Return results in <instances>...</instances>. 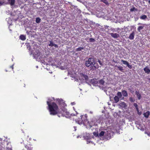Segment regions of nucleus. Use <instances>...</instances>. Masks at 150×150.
Returning <instances> with one entry per match:
<instances>
[{"label":"nucleus","mask_w":150,"mask_h":150,"mask_svg":"<svg viewBox=\"0 0 150 150\" xmlns=\"http://www.w3.org/2000/svg\"><path fill=\"white\" fill-rule=\"evenodd\" d=\"M144 27V25H143V26H139L137 28V30L138 31L140 32L141 30H142L143 29Z\"/></svg>","instance_id":"nucleus-19"},{"label":"nucleus","mask_w":150,"mask_h":150,"mask_svg":"<svg viewBox=\"0 0 150 150\" xmlns=\"http://www.w3.org/2000/svg\"><path fill=\"white\" fill-rule=\"evenodd\" d=\"M25 147L27 149V150H33L32 145H30V144L25 145Z\"/></svg>","instance_id":"nucleus-7"},{"label":"nucleus","mask_w":150,"mask_h":150,"mask_svg":"<svg viewBox=\"0 0 150 150\" xmlns=\"http://www.w3.org/2000/svg\"><path fill=\"white\" fill-rule=\"evenodd\" d=\"M137 25H142V23H138Z\"/></svg>","instance_id":"nucleus-36"},{"label":"nucleus","mask_w":150,"mask_h":150,"mask_svg":"<svg viewBox=\"0 0 150 150\" xmlns=\"http://www.w3.org/2000/svg\"><path fill=\"white\" fill-rule=\"evenodd\" d=\"M147 18V16L145 15H143L140 17L141 19H144Z\"/></svg>","instance_id":"nucleus-26"},{"label":"nucleus","mask_w":150,"mask_h":150,"mask_svg":"<svg viewBox=\"0 0 150 150\" xmlns=\"http://www.w3.org/2000/svg\"><path fill=\"white\" fill-rule=\"evenodd\" d=\"M111 137L110 131H107L106 132H105L104 135V139L106 140H109Z\"/></svg>","instance_id":"nucleus-5"},{"label":"nucleus","mask_w":150,"mask_h":150,"mask_svg":"<svg viewBox=\"0 0 150 150\" xmlns=\"http://www.w3.org/2000/svg\"><path fill=\"white\" fill-rule=\"evenodd\" d=\"M9 3L11 6L13 5L15 3V0H8Z\"/></svg>","instance_id":"nucleus-17"},{"label":"nucleus","mask_w":150,"mask_h":150,"mask_svg":"<svg viewBox=\"0 0 150 150\" xmlns=\"http://www.w3.org/2000/svg\"><path fill=\"white\" fill-rule=\"evenodd\" d=\"M148 3L150 4V0L148 1Z\"/></svg>","instance_id":"nucleus-37"},{"label":"nucleus","mask_w":150,"mask_h":150,"mask_svg":"<svg viewBox=\"0 0 150 150\" xmlns=\"http://www.w3.org/2000/svg\"><path fill=\"white\" fill-rule=\"evenodd\" d=\"M83 116V115H81L80 117V118L76 119L75 120L76 122L79 124H82L83 123V120L82 118Z\"/></svg>","instance_id":"nucleus-6"},{"label":"nucleus","mask_w":150,"mask_h":150,"mask_svg":"<svg viewBox=\"0 0 150 150\" xmlns=\"http://www.w3.org/2000/svg\"><path fill=\"white\" fill-rule=\"evenodd\" d=\"M134 92V91H133L132 92V93H133V92Z\"/></svg>","instance_id":"nucleus-39"},{"label":"nucleus","mask_w":150,"mask_h":150,"mask_svg":"<svg viewBox=\"0 0 150 150\" xmlns=\"http://www.w3.org/2000/svg\"><path fill=\"white\" fill-rule=\"evenodd\" d=\"M80 76L83 80L87 81L88 79V77L87 75L85 74V73L82 72L80 74Z\"/></svg>","instance_id":"nucleus-4"},{"label":"nucleus","mask_w":150,"mask_h":150,"mask_svg":"<svg viewBox=\"0 0 150 150\" xmlns=\"http://www.w3.org/2000/svg\"><path fill=\"white\" fill-rule=\"evenodd\" d=\"M95 64V60L94 58L90 57L85 61V65L87 67H90V70H95L97 69Z\"/></svg>","instance_id":"nucleus-2"},{"label":"nucleus","mask_w":150,"mask_h":150,"mask_svg":"<svg viewBox=\"0 0 150 150\" xmlns=\"http://www.w3.org/2000/svg\"><path fill=\"white\" fill-rule=\"evenodd\" d=\"M133 105L135 107V108H136L138 112L139 110V109L138 108V105H137V104L136 103H134L133 104Z\"/></svg>","instance_id":"nucleus-22"},{"label":"nucleus","mask_w":150,"mask_h":150,"mask_svg":"<svg viewBox=\"0 0 150 150\" xmlns=\"http://www.w3.org/2000/svg\"><path fill=\"white\" fill-rule=\"evenodd\" d=\"M78 1V0H77Z\"/></svg>","instance_id":"nucleus-41"},{"label":"nucleus","mask_w":150,"mask_h":150,"mask_svg":"<svg viewBox=\"0 0 150 150\" xmlns=\"http://www.w3.org/2000/svg\"><path fill=\"white\" fill-rule=\"evenodd\" d=\"M127 66L128 67H129L130 69H131L132 68V66L130 64H129V63L127 65Z\"/></svg>","instance_id":"nucleus-31"},{"label":"nucleus","mask_w":150,"mask_h":150,"mask_svg":"<svg viewBox=\"0 0 150 150\" xmlns=\"http://www.w3.org/2000/svg\"><path fill=\"white\" fill-rule=\"evenodd\" d=\"M50 44L48 45L50 47H53L54 46L55 48L58 47V46L57 45L54 44L53 42L52 41H50Z\"/></svg>","instance_id":"nucleus-9"},{"label":"nucleus","mask_w":150,"mask_h":150,"mask_svg":"<svg viewBox=\"0 0 150 150\" xmlns=\"http://www.w3.org/2000/svg\"><path fill=\"white\" fill-rule=\"evenodd\" d=\"M51 65L52 66H54V65H55L54 64V63H53L51 64Z\"/></svg>","instance_id":"nucleus-35"},{"label":"nucleus","mask_w":150,"mask_h":150,"mask_svg":"<svg viewBox=\"0 0 150 150\" xmlns=\"http://www.w3.org/2000/svg\"><path fill=\"white\" fill-rule=\"evenodd\" d=\"M25 84H24V87H25Z\"/></svg>","instance_id":"nucleus-38"},{"label":"nucleus","mask_w":150,"mask_h":150,"mask_svg":"<svg viewBox=\"0 0 150 150\" xmlns=\"http://www.w3.org/2000/svg\"><path fill=\"white\" fill-rule=\"evenodd\" d=\"M110 34L112 37L114 38H117L120 37L119 35L117 33H111Z\"/></svg>","instance_id":"nucleus-8"},{"label":"nucleus","mask_w":150,"mask_h":150,"mask_svg":"<svg viewBox=\"0 0 150 150\" xmlns=\"http://www.w3.org/2000/svg\"><path fill=\"white\" fill-rule=\"evenodd\" d=\"M48 105V110L50 112V114L52 115H57L59 117H65L68 118L70 117L71 115L69 112L67 111V109L64 107H62L59 110L57 105L54 102L50 103L49 101L47 102Z\"/></svg>","instance_id":"nucleus-1"},{"label":"nucleus","mask_w":150,"mask_h":150,"mask_svg":"<svg viewBox=\"0 0 150 150\" xmlns=\"http://www.w3.org/2000/svg\"><path fill=\"white\" fill-rule=\"evenodd\" d=\"M20 39L22 40H24L26 39V36L24 35H21L20 36Z\"/></svg>","instance_id":"nucleus-18"},{"label":"nucleus","mask_w":150,"mask_h":150,"mask_svg":"<svg viewBox=\"0 0 150 150\" xmlns=\"http://www.w3.org/2000/svg\"><path fill=\"white\" fill-rule=\"evenodd\" d=\"M135 94L136 95L138 99L140 100L141 98V96L139 92L138 91H135Z\"/></svg>","instance_id":"nucleus-11"},{"label":"nucleus","mask_w":150,"mask_h":150,"mask_svg":"<svg viewBox=\"0 0 150 150\" xmlns=\"http://www.w3.org/2000/svg\"><path fill=\"white\" fill-rule=\"evenodd\" d=\"M137 11V9L135 8L134 7H133V8L130 9V11L131 12L133 11Z\"/></svg>","instance_id":"nucleus-28"},{"label":"nucleus","mask_w":150,"mask_h":150,"mask_svg":"<svg viewBox=\"0 0 150 150\" xmlns=\"http://www.w3.org/2000/svg\"><path fill=\"white\" fill-rule=\"evenodd\" d=\"M119 105L122 108H125L127 107V105L125 103L122 102L119 104Z\"/></svg>","instance_id":"nucleus-12"},{"label":"nucleus","mask_w":150,"mask_h":150,"mask_svg":"<svg viewBox=\"0 0 150 150\" xmlns=\"http://www.w3.org/2000/svg\"><path fill=\"white\" fill-rule=\"evenodd\" d=\"M121 62H122L123 64L125 65H127L128 63V62L127 61L123 60H121Z\"/></svg>","instance_id":"nucleus-27"},{"label":"nucleus","mask_w":150,"mask_h":150,"mask_svg":"<svg viewBox=\"0 0 150 150\" xmlns=\"http://www.w3.org/2000/svg\"><path fill=\"white\" fill-rule=\"evenodd\" d=\"M10 68H11L12 70H13V65H12V66H10Z\"/></svg>","instance_id":"nucleus-32"},{"label":"nucleus","mask_w":150,"mask_h":150,"mask_svg":"<svg viewBox=\"0 0 150 150\" xmlns=\"http://www.w3.org/2000/svg\"><path fill=\"white\" fill-rule=\"evenodd\" d=\"M41 21V19L39 17L37 18H36L35 21L36 23H40Z\"/></svg>","instance_id":"nucleus-20"},{"label":"nucleus","mask_w":150,"mask_h":150,"mask_svg":"<svg viewBox=\"0 0 150 150\" xmlns=\"http://www.w3.org/2000/svg\"><path fill=\"white\" fill-rule=\"evenodd\" d=\"M134 33L133 32L129 35V38L131 40H132L134 39Z\"/></svg>","instance_id":"nucleus-16"},{"label":"nucleus","mask_w":150,"mask_h":150,"mask_svg":"<svg viewBox=\"0 0 150 150\" xmlns=\"http://www.w3.org/2000/svg\"><path fill=\"white\" fill-rule=\"evenodd\" d=\"M117 95V96H115L114 98L115 103H117L120 100V98L122 97V94L120 92H118Z\"/></svg>","instance_id":"nucleus-3"},{"label":"nucleus","mask_w":150,"mask_h":150,"mask_svg":"<svg viewBox=\"0 0 150 150\" xmlns=\"http://www.w3.org/2000/svg\"><path fill=\"white\" fill-rule=\"evenodd\" d=\"M84 48L83 47H80L76 49V50L77 51H81L82 50H83Z\"/></svg>","instance_id":"nucleus-23"},{"label":"nucleus","mask_w":150,"mask_h":150,"mask_svg":"<svg viewBox=\"0 0 150 150\" xmlns=\"http://www.w3.org/2000/svg\"><path fill=\"white\" fill-rule=\"evenodd\" d=\"M75 103L74 102H72V103H71V104L72 105H73L74 104H75Z\"/></svg>","instance_id":"nucleus-34"},{"label":"nucleus","mask_w":150,"mask_h":150,"mask_svg":"<svg viewBox=\"0 0 150 150\" xmlns=\"http://www.w3.org/2000/svg\"><path fill=\"white\" fill-rule=\"evenodd\" d=\"M144 70L145 72L148 74L150 73V69H149L147 67H146L144 69Z\"/></svg>","instance_id":"nucleus-15"},{"label":"nucleus","mask_w":150,"mask_h":150,"mask_svg":"<svg viewBox=\"0 0 150 150\" xmlns=\"http://www.w3.org/2000/svg\"><path fill=\"white\" fill-rule=\"evenodd\" d=\"M121 93L124 96L126 97L128 96V93L127 91L125 90H122Z\"/></svg>","instance_id":"nucleus-13"},{"label":"nucleus","mask_w":150,"mask_h":150,"mask_svg":"<svg viewBox=\"0 0 150 150\" xmlns=\"http://www.w3.org/2000/svg\"><path fill=\"white\" fill-rule=\"evenodd\" d=\"M94 83L96 84L99 83L101 85H103L104 83V81L103 79H101L98 81H96L95 82H94Z\"/></svg>","instance_id":"nucleus-10"},{"label":"nucleus","mask_w":150,"mask_h":150,"mask_svg":"<svg viewBox=\"0 0 150 150\" xmlns=\"http://www.w3.org/2000/svg\"><path fill=\"white\" fill-rule=\"evenodd\" d=\"M150 115V112L149 111H147L145 113L143 114L144 116L146 118H148L149 117V115Z\"/></svg>","instance_id":"nucleus-14"},{"label":"nucleus","mask_w":150,"mask_h":150,"mask_svg":"<svg viewBox=\"0 0 150 150\" xmlns=\"http://www.w3.org/2000/svg\"><path fill=\"white\" fill-rule=\"evenodd\" d=\"M100 1L101 2H103L106 5H109V3L108 1H107V0H100Z\"/></svg>","instance_id":"nucleus-21"},{"label":"nucleus","mask_w":150,"mask_h":150,"mask_svg":"<svg viewBox=\"0 0 150 150\" xmlns=\"http://www.w3.org/2000/svg\"><path fill=\"white\" fill-rule=\"evenodd\" d=\"M129 100L131 102H134V100L132 97L129 98Z\"/></svg>","instance_id":"nucleus-30"},{"label":"nucleus","mask_w":150,"mask_h":150,"mask_svg":"<svg viewBox=\"0 0 150 150\" xmlns=\"http://www.w3.org/2000/svg\"><path fill=\"white\" fill-rule=\"evenodd\" d=\"M148 0H146V1H148Z\"/></svg>","instance_id":"nucleus-40"},{"label":"nucleus","mask_w":150,"mask_h":150,"mask_svg":"<svg viewBox=\"0 0 150 150\" xmlns=\"http://www.w3.org/2000/svg\"><path fill=\"white\" fill-rule=\"evenodd\" d=\"M89 41L91 42H94L95 41V40L93 38H90L89 39Z\"/></svg>","instance_id":"nucleus-29"},{"label":"nucleus","mask_w":150,"mask_h":150,"mask_svg":"<svg viewBox=\"0 0 150 150\" xmlns=\"http://www.w3.org/2000/svg\"><path fill=\"white\" fill-rule=\"evenodd\" d=\"M105 132L104 131H102L99 133V135L100 137L104 136L105 134Z\"/></svg>","instance_id":"nucleus-24"},{"label":"nucleus","mask_w":150,"mask_h":150,"mask_svg":"<svg viewBox=\"0 0 150 150\" xmlns=\"http://www.w3.org/2000/svg\"><path fill=\"white\" fill-rule=\"evenodd\" d=\"M98 62L100 64H102L100 60H99Z\"/></svg>","instance_id":"nucleus-33"},{"label":"nucleus","mask_w":150,"mask_h":150,"mask_svg":"<svg viewBox=\"0 0 150 150\" xmlns=\"http://www.w3.org/2000/svg\"><path fill=\"white\" fill-rule=\"evenodd\" d=\"M118 69L121 71L122 72L123 70V67L121 66H117Z\"/></svg>","instance_id":"nucleus-25"}]
</instances>
